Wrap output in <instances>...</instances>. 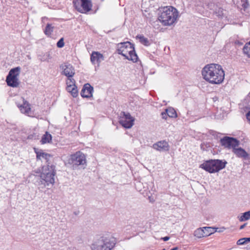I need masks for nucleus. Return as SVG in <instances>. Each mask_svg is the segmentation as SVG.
<instances>
[{
	"mask_svg": "<svg viewBox=\"0 0 250 250\" xmlns=\"http://www.w3.org/2000/svg\"><path fill=\"white\" fill-rule=\"evenodd\" d=\"M233 138V137H224L223 138L221 139L220 143L222 146L228 148H230L231 141L232 140Z\"/></svg>",
	"mask_w": 250,
	"mask_h": 250,
	"instance_id": "nucleus-18",
	"label": "nucleus"
},
{
	"mask_svg": "<svg viewBox=\"0 0 250 250\" xmlns=\"http://www.w3.org/2000/svg\"><path fill=\"white\" fill-rule=\"evenodd\" d=\"M117 52L133 62H136L138 60L134 45L129 42L119 43L117 46Z\"/></svg>",
	"mask_w": 250,
	"mask_h": 250,
	"instance_id": "nucleus-5",
	"label": "nucleus"
},
{
	"mask_svg": "<svg viewBox=\"0 0 250 250\" xmlns=\"http://www.w3.org/2000/svg\"><path fill=\"white\" fill-rule=\"evenodd\" d=\"M66 83L67 84V86H69L70 87V86L73 85H75V81L74 79L72 78V77L68 78L67 80L66 81Z\"/></svg>",
	"mask_w": 250,
	"mask_h": 250,
	"instance_id": "nucleus-30",
	"label": "nucleus"
},
{
	"mask_svg": "<svg viewBox=\"0 0 250 250\" xmlns=\"http://www.w3.org/2000/svg\"><path fill=\"white\" fill-rule=\"evenodd\" d=\"M68 163L71 165L73 169H76L79 166L86 165V157L83 152L79 151L71 154L68 159Z\"/></svg>",
	"mask_w": 250,
	"mask_h": 250,
	"instance_id": "nucleus-7",
	"label": "nucleus"
},
{
	"mask_svg": "<svg viewBox=\"0 0 250 250\" xmlns=\"http://www.w3.org/2000/svg\"><path fill=\"white\" fill-rule=\"evenodd\" d=\"M204 80L213 84L222 83L225 78V72L221 65L216 63L206 65L202 70Z\"/></svg>",
	"mask_w": 250,
	"mask_h": 250,
	"instance_id": "nucleus-1",
	"label": "nucleus"
},
{
	"mask_svg": "<svg viewBox=\"0 0 250 250\" xmlns=\"http://www.w3.org/2000/svg\"><path fill=\"white\" fill-rule=\"evenodd\" d=\"M93 87L89 83H86L81 91V95L83 98H90L92 96Z\"/></svg>",
	"mask_w": 250,
	"mask_h": 250,
	"instance_id": "nucleus-12",
	"label": "nucleus"
},
{
	"mask_svg": "<svg viewBox=\"0 0 250 250\" xmlns=\"http://www.w3.org/2000/svg\"><path fill=\"white\" fill-rule=\"evenodd\" d=\"M243 52L248 57L250 58V42L245 45Z\"/></svg>",
	"mask_w": 250,
	"mask_h": 250,
	"instance_id": "nucleus-27",
	"label": "nucleus"
},
{
	"mask_svg": "<svg viewBox=\"0 0 250 250\" xmlns=\"http://www.w3.org/2000/svg\"><path fill=\"white\" fill-rule=\"evenodd\" d=\"M136 38L139 39L140 42L145 46H149L150 44V42L147 38L145 37L142 35H137Z\"/></svg>",
	"mask_w": 250,
	"mask_h": 250,
	"instance_id": "nucleus-21",
	"label": "nucleus"
},
{
	"mask_svg": "<svg viewBox=\"0 0 250 250\" xmlns=\"http://www.w3.org/2000/svg\"><path fill=\"white\" fill-rule=\"evenodd\" d=\"M21 70V68L20 66L13 68L9 71L8 76L9 77L11 76H15V77L18 78L20 75Z\"/></svg>",
	"mask_w": 250,
	"mask_h": 250,
	"instance_id": "nucleus-19",
	"label": "nucleus"
},
{
	"mask_svg": "<svg viewBox=\"0 0 250 250\" xmlns=\"http://www.w3.org/2000/svg\"><path fill=\"white\" fill-rule=\"evenodd\" d=\"M73 3L75 7L81 13H83L81 8L86 12L91 9L92 4L90 0H73Z\"/></svg>",
	"mask_w": 250,
	"mask_h": 250,
	"instance_id": "nucleus-8",
	"label": "nucleus"
},
{
	"mask_svg": "<svg viewBox=\"0 0 250 250\" xmlns=\"http://www.w3.org/2000/svg\"><path fill=\"white\" fill-rule=\"evenodd\" d=\"M248 250H250V245Z\"/></svg>",
	"mask_w": 250,
	"mask_h": 250,
	"instance_id": "nucleus-44",
	"label": "nucleus"
},
{
	"mask_svg": "<svg viewBox=\"0 0 250 250\" xmlns=\"http://www.w3.org/2000/svg\"><path fill=\"white\" fill-rule=\"evenodd\" d=\"M64 45L63 39L61 38L59 40V41L57 43V46L59 48L62 47Z\"/></svg>",
	"mask_w": 250,
	"mask_h": 250,
	"instance_id": "nucleus-33",
	"label": "nucleus"
},
{
	"mask_svg": "<svg viewBox=\"0 0 250 250\" xmlns=\"http://www.w3.org/2000/svg\"><path fill=\"white\" fill-rule=\"evenodd\" d=\"M194 235L199 238L207 237V234H205V231L203 230V228H201L196 229L194 231Z\"/></svg>",
	"mask_w": 250,
	"mask_h": 250,
	"instance_id": "nucleus-22",
	"label": "nucleus"
},
{
	"mask_svg": "<svg viewBox=\"0 0 250 250\" xmlns=\"http://www.w3.org/2000/svg\"><path fill=\"white\" fill-rule=\"evenodd\" d=\"M52 140V136L51 134L46 132L42 136L41 141L42 144L50 143Z\"/></svg>",
	"mask_w": 250,
	"mask_h": 250,
	"instance_id": "nucleus-20",
	"label": "nucleus"
},
{
	"mask_svg": "<svg viewBox=\"0 0 250 250\" xmlns=\"http://www.w3.org/2000/svg\"><path fill=\"white\" fill-rule=\"evenodd\" d=\"M178 250V248L177 247H175V248H173V249H172L170 250Z\"/></svg>",
	"mask_w": 250,
	"mask_h": 250,
	"instance_id": "nucleus-43",
	"label": "nucleus"
},
{
	"mask_svg": "<svg viewBox=\"0 0 250 250\" xmlns=\"http://www.w3.org/2000/svg\"><path fill=\"white\" fill-rule=\"evenodd\" d=\"M207 6L208 9L213 10L214 12L215 8H217L218 5L215 4V3L213 2H210L207 5Z\"/></svg>",
	"mask_w": 250,
	"mask_h": 250,
	"instance_id": "nucleus-32",
	"label": "nucleus"
},
{
	"mask_svg": "<svg viewBox=\"0 0 250 250\" xmlns=\"http://www.w3.org/2000/svg\"><path fill=\"white\" fill-rule=\"evenodd\" d=\"M54 27L51 24L47 23L44 30V34L48 37H50L53 32Z\"/></svg>",
	"mask_w": 250,
	"mask_h": 250,
	"instance_id": "nucleus-23",
	"label": "nucleus"
},
{
	"mask_svg": "<svg viewBox=\"0 0 250 250\" xmlns=\"http://www.w3.org/2000/svg\"><path fill=\"white\" fill-rule=\"evenodd\" d=\"M247 118V119L250 121V110L246 114Z\"/></svg>",
	"mask_w": 250,
	"mask_h": 250,
	"instance_id": "nucleus-39",
	"label": "nucleus"
},
{
	"mask_svg": "<svg viewBox=\"0 0 250 250\" xmlns=\"http://www.w3.org/2000/svg\"><path fill=\"white\" fill-rule=\"evenodd\" d=\"M115 245L116 242L113 239L102 235L94 239L90 248L91 250H111Z\"/></svg>",
	"mask_w": 250,
	"mask_h": 250,
	"instance_id": "nucleus-4",
	"label": "nucleus"
},
{
	"mask_svg": "<svg viewBox=\"0 0 250 250\" xmlns=\"http://www.w3.org/2000/svg\"><path fill=\"white\" fill-rule=\"evenodd\" d=\"M237 245H243L246 244L244 238L239 239L236 242Z\"/></svg>",
	"mask_w": 250,
	"mask_h": 250,
	"instance_id": "nucleus-34",
	"label": "nucleus"
},
{
	"mask_svg": "<svg viewBox=\"0 0 250 250\" xmlns=\"http://www.w3.org/2000/svg\"><path fill=\"white\" fill-rule=\"evenodd\" d=\"M203 230L205 231V234L208 236L213 233V229L211 227H204Z\"/></svg>",
	"mask_w": 250,
	"mask_h": 250,
	"instance_id": "nucleus-29",
	"label": "nucleus"
},
{
	"mask_svg": "<svg viewBox=\"0 0 250 250\" xmlns=\"http://www.w3.org/2000/svg\"><path fill=\"white\" fill-rule=\"evenodd\" d=\"M62 74L68 78L73 77L75 74V70L73 66L69 63H64L62 66Z\"/></svg>",
	"mask_w": 250,
	"mask_h": 250,
	"instance_id": "nucleus-11",
	"label": "nucleus"
},
{
	"mask_svg": "<svg viewBox=\"0 0 250 250\" xmlns=\"http://www.w3.org/2000/svg\"><path fill=\"white\" fill-rule=\"evenodd\" d=\"M56 174L54 165H47L46 167H43L42 171L40 175V178L36 181L39 188H43L50 185H54Z\"/></svg>",
	"mask_w": 250,
	"mask_h": 250,
	"instance_id": "nucleus-2",
	"label": "nucleus"
},
{
	"mask_svg": "<svg viewBox=\"0 0 250 250\" xmlns=\"http://www.w3.org/2000/svg\"><path fill=\"white\" fill-rule=\"evenodd\" d=\"M223 11L224 10L222 8L217 6V8H215V11L213 12L216 16L218 17L219 18H222L224 15Z\"/></svg>",
	"mask_w": 250,
	"mask_h": 250,
	"instance_id": "nucleus-26",
	"label": "nucleus"
},
{
	"mask_svg": "<svg viewBox=\"0 0 250 250\" xmlns=\"http://www.w3.org/2000/svg\"><path fill=\"white\" fill-rule=\"evenodd\" d=\"M197 8H196V10L200 13L201 14H204V10H203V9L204 8L203 5H201V6H200V5H197Z\"/></svg>",
	"mask_w": 250,
	"mask_h": 250,
	"instance_id": "nucleus-35",
	"label": "nucleus"
},
{
	"mask_svg": "<svg viewBox=\"0 0 250 250\" xmlns=\"http://www.w3.org/2000/svg\"><path fill=\"white\" fill-rule=\"evenodd\" d=\"M76 85H73V86H70V87H69V86H67L66 87V90L68 92H70V91H71V89L73 88V87H75Z\"/></svg>",
	"mask_w": 250,
	"mask_h": 250,
	"instance_id": "nucleus-38",
	"label": "nucleus"
},
{
	"mask_svg": "<svg viewBox=\"0 0 250 250\" xmlns=\"http://www.w3.org/2000/svg\"><path fill=\"white\" fill-rule=\"evenodd\" d=\"M134 121V119L129 113L123 112L121 114L119 123L125 128H131L133 125Z\"/></svg>",
	"mask_w": 250,
	"mask_h": 250,
	"instance_id": "nucleus-9",
	"label": "nucleus"
},
{
	"mask_svg": "<svg viewBox=\"0 0 250 250\" xmlns=\"http://www.w3.org/2000/svg\"><path fill=\"white\" fill-rule=\"evenodd\" d=\"M152 147L157 151L164 152L168 151L169 148V146L167 141H160L154 144L152 146Z\"/></svg>",
	"mask_w": 250,
	"mask_h": 250,
	"instance_id": "nucleus-10",
	"label": "nucleus"
},
{
	"mask_svg": "<svg viewBox=\"0 0 250 250\" xmlns=\"http://www.w3.org/2000/svg\"><path fill=\"white\" fill-rule=\"evenodd\" d=\"M35 152L36 154V157L37 160H42L44 159L46 162L48 163L47 165H49L50 163L48 162L50 159L52 157L51 155L48 153L43 152L42 150H37L35 148Z\"/></svg>",
	"mask_w": 250,
	"mask_h": 250,
	"instance_id": "nucleus-13",
	"label": "nucleus"
},
{
	"mask_svg": "<svg viewBox=\"0 0 250 250\" xmlns=\"http://www.w3.org/2000/svg\"><path fill=\"white\" fill-rule=\"evenodd\" d=\"M23 103L21 104H18V106L21 110V112L27 115H29L31 112V108L30 104L22 99Z\"/></svg>",
	"mask_w": 250,
	"mask_h": 250,
	"instance_id": "nucleus-15",
	"label": "nucleus"
},
{
	"mask_svg": "<svg viewBox=\"0 0 250 250\" xmlns=\"http://www.w3.org/2000/svg\"><path fill=\"white\" fill-rule=\"evenodd\" d=\"M242 6L245 8H246L248 7L249 3L247 0H246V1L243 3Z\"/></svg>",
	"mask_w": 250,
	"mask_h": 250,
	"instance_id": "nucleus-37",
	"label": "nucleus"
},
{
	"mask_svg": "<svg viewBox=\"0 0 250 250\" xmlns=\"http://www.w3.org/2000/svg\"><path fill=\"white\" fill-rule=\"evenodd\" d=\"M166 111L167 112V115L170 118H176L177 117V113L175 109L171 107H169L166 109Z\"/></svg>",
	"mask_w": 250,
	"mask_h": 250,
	"instance_id": "nucleus-24",
	"label": "nucleus"
},
{
	"mask_svg": "<svg viewBox=\"0 0 250 250\" xmlns=\"http://www.w3.org/2000/svg\"><path fill=\"white\" fill-rule=\"evenodd\" d=\"M158 19L164 26L173 24L178 16L177 10L172 6H165L158 9Z\"/></svg>",
	"mask_w": 250,
	"mask_h": 250,
	"instance_id": "nucleus-3",
	"label": "nucleus"
},
{
	"mask_svg": "<svg viewBox=\"0 0 250 250\" xmlns=\"http://www.w3.org/2000/svg\"><path fill=\"white\" fill-rule=\"evenodd\" d=\"M250 219V210L243 213L239 218L241 222L248 220Z\"/></svg>",
	"mask_w": 250,
	"mask_h": 250,
	"instance_id": "nucleus-25",
	"label": "nucleus"
},
{
	"mask_svg": "<svg viewBox=\"0 0 250 250\" xmlns=\"http://www.w3.org/2000/svg\"><path fill=\"white\" fill-rule=\"evenodd\" d=\"M167 112L165 111V112H163L161 113V116L162 118L166 120L167 119V117L168 115H167Z\"/></svg>",
	"mask_w": 250,
	"mask_h": 250,
	"instance_id": "nucleus-36",
	"label": "nucleus"
},
{
	"mask_svg": "<svg viewBox=\"0 0 250 250\" xmlns=\"http://www.w3.org/2000/svg\"><path fill=\"white\" fill-rule=\"evenodd\" d=\"M244 240H245V242L246 244L247 243L250 242V237H248V238L245 237Z\"/></svg>",
	"mask_w": 250,
	"mask_h": 250,
	"instance_id": "nucleus-41",
	"label": "nucleus"
},
{
	"mask_svg": "<svg viewBox=\"0 0 250 250\" xmlns=\"http://www.w3.org/2000/svg\"><path fill=\"white\" fill-rule=\"evenodd\" d=\"M162 239L164 241H167V240H168L169 239V237L168 236H166V237H164L163 238H162Z\"/></svg>",
	"mask_w": 250,
	"mask_h": 250,
	"instance_id": "nucleus-40",
	"label": "nucleus"
},
{
	"mask_svg": "<svg viewBox=\"0 0 250 250\" xmlns=\"http://www.w3.org/2000/svg\"><path fill=\"white\" fill-rule=\"evenodd\" d=\"M247 223H245L243 225H241L240 227V229H243L247 225Z\"/></svg>",
	"mask_w": 250,
	"mask_h": 250,
	"instance_id": "nucleus-42",
	"label": "nucleus"
},
{
	"mask_svg": "<svg viewBox=\"0 0 250 250\" xmlns=\"http://www.w3.org/2000/svg\"><path fill=\"white\" fill-rule=\"evenodd\" d=\"M104 60V56L99 52L93 51L91 55L90 60L94 64L97 63L99 65Z\"/></svg>",
	"mask_w": 250,
	"mask_h": 250,
	"instance_id": "nucleus-14",
	"label": "nucleus"
},
{
	"mask_svg": "<svg viewBox=\"0 0 250 250\" xmlns=\"http://www.w3.org/2000/svg\"><path fill=\"white\" fill-rule=\"evenodd\" d=\"M70 93H71V95L74 98L77 97L78 95V91L77 86H75V87H73V88L71 89Z\"/></svg>",
	"mask_w": 250,
	"mask_h": 250,
	"instance_id": "nucleus-31",
	"label": "nucleus"
},
{
	"mask_svg": "<svg viewBox=\"0 0 250 250\" xmlns=\"http://www.w3.org/2000/svg\"><path fill=\"white\" fill-rule=\"evenodd\" d=\"M6 82L8 86L13 87H16L18 86L19 82L18 81V78L15 77V76H7L6 79Z\"/></svg>",
	"mask_w": 250,
	"mask_h": 250,
	"instance_id": "nucleus-16",
	"label": "nucleus"
},
{
	"mask_svg": "<svg viewBox=\"0 0 250 250\" xmlns=\"http://www.w3.org/2000/svg\"><path fill=\"white\" fill-rule=\"evenodd\" d=\"M232 151L238 157L246 159L248 157V153L241 147L234 149Z\"/></svg>",
	"mask_w": 250,
	"mask_h": 250,
	"instance_id": "nucleus-17",
	"label": "nucleus"
},
{
	"mask_svg": "<svg viewBox=\"0 0 250 250\" xmlns=\"http://www.w3.org/2000/svg\"><path fill=\"white\" fill-rule=\"evenodd\" d=\"M227 164L225 160L211 159L205 161L199 167L210 173H214L224 168Z\"/></svg>",
	"mask_w": 250,
	"mask_h": 250,
	"instance_id": "nucleus-6",
	"label": "nucleus"
},
{
	"mask_svg": "<svg viewBox=\"0 0 250 250\" xmlns=\"http://www.w3.org/2000/svg\"><path fill=\"white\" fill-rule=\"evenodd\" d=\"M239 145V141L236 139L233 138L232 140L231 141V143L230 145V148H232L233 150L234 149H236V147L238 146Z\"/></svg>",
	"mask_w": 250,
	"mask_h": 250,
	"instance_id": "nucleus-28",
	"label": "nucleus"
}]
</instances>
